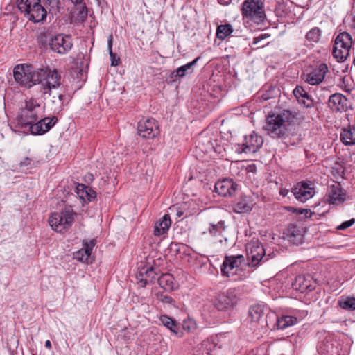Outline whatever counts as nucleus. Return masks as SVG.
Here are the masks:
<instances>
[{"instance_id":"5","label":"nucleus","mask_w":355,"mask_h":355,"mask_svg":"<svg viewBox=\"0 0 355 355\" xmlns=\"http://www.w3.org/2000/svg\"><path fill=\"white\" fill-rule=\"evenodd\" d=\"M75 213L71 208L55 212L49 218V223L53 230L62 233L71 227L74 222Z\"/></svg>"},{"instance_id":"58","label":"nucleus","mask_w":355,"mask_h":355,"mask_svg":"<svg viewBox=\"0 0 355 355\" xmlns=\"http://www.w3.org/2000/svg\"><path fill=\"white\" fill-rule=\"evenodd\" d=\"M71 1L74 4H80L83 2V0H71Z\"/></svg>"},{"instance_id":"45","label":"nucleus","mask_w":355,"mask_h":355,"mask_svg":"<svg viewBox=\"0 0 355 355\" xmlns=\"http://www.w3.org/2000/svg\"><path fill=\"white\" fill-rule=\"evenodd\" d=\"M136 277H137L138 282L140 283V285L141 286L144 287L146 285V284H144V280H145L146 275H145V272H144L143 268L139 269V272L137 274Z\"/></svg>"},{"instance_id":"18","label":"nucleus","mask_w":355,"mask_h":355,"mask_svg":"<svg viewBox=\"0 0 355 355\" xmlns=\"http://www.w3.org/2000/svg\"><path fill=\"white\" fill-rule=\"evenodd\" d=\"M291 193L297 200L302 202H306L311 198L314 195V189L310 187L307 182H298L294 188L292 189Z\"/></svg>"},{"instance_id":"56","label":"nucleus","mask_w":355,"mask_h":355,"mask_svg":"<svg viewBox=\"0 0 355 355\" xmlns=\"http://www.w3.org/2000/svg\"><path fill=\"white\" fill-rule=\"evenodd\" d=\"M86 243L89 245V247H91V248H92H92H93V247L95 245L96 242H95V240H94V239H92V240H91V241H89V243Z\"/></svg>"},{"instance_id":"51","label":"nucleus","mask_w":355,"mask_h":355,"mask_svg":"<svg viewBox=\"0 0 355 355\" xmlns=\"http://www.w3.org/2000/svg\"><path fill=\"white\" fill-rule=\"evenodd\" d=\"M112 66H117L120 62V58L114 53V56H110Z\"/></svg>"},{"instance_id":"15","label":"nucleus","mask_w":355,"mask_h":355,"mask_svg":"<svg viewBox=\"0 0 355 355\" xmlns=\"http://www.w3.org/2000/svg\"><path fill=\"white\" fill-rule=\"evenodd\" d=\"M238 189V184L232 179L224 178L216 182L214 191L223 197H232Z\"/></svg>"},{"instance_id":"40","label":"nucleus","mask_w":355,"mask_h":355,"mask_svg":"<svg viewBox=\"0 0 355 355\" xmlns=\"http://www.w3.org/2000/svg\"><path fill=\"white\" fill-rule=\"evenodd\" d=\"M293 93L298 103L301 101V99L304 98L308 94L303 87L299 85L293 89Z\"/></svg>"},{"instance_id":"42","label":"nucleus","mask_w":355,"mask_h":355,"mask_svg":"<svg viewBox=\"0 0 355 355\" xmlns=\"http://www.w3.org/2000/svg\"><path fill=\"white\" fill-rule=\"evenodd\" d=\"M59 0H46V6H49V12H56L59 10Z\"/></svg>"},{"instance_id":"16","label":"nucleus","mask_w":355,"mask_h":355,"mask_svg":"<svg viewBox=\"0 0 355 355\" xmlns=\"http://www.w3.org/2000/svg\"><path fill=\"white\" fill-rule=\"evenodd\" d=\"M284 239L292 245H299L304 239L303 228L297 223H291L284 232Z\"/></svg>"},{"instance_id":"13","label":"nucleus","mask_w":355,"mask_h":355,"mask_svg":"<svg viewBox=\"0 0 355 355\" xmlns=\"http://www.w3.org/2000/svg\"><path fill=\"white\" fill-rule=\"evenodd\" d=\"M57 121L58 119L56 116L45 117L40 119L37 123H31L26 128L22 130H25L28 129L32 135H42L50 130Z\"/></svg>"},{"instance_id":"9","label":"nucleus","mask_w":355,"mask_h":355,"mask_svg":"<svg viewBox=\"0 0 355 355\" xmlns=\"http://www.w3.org/2000/svg\"><path fill=\"white\" fill-rule=\"evenodd\" d=\"M328 71V66L325 63L310 66L306 69L304 73L305 81L311 85H320L323 82Z\"/></svg>"},{"instance_id":"27","label":"nucleus","mask_w":355,"mask_h":355,"mask_svg":"<svg viewBox=\"0 0 355 355\" xmlns=\"http://www.w3.org/2000/svg\"><path fill=\"white\" fill-rule=\"evenodd\" d=\"M159 321L167 329H170L175 335H179L180 332V324L173 318L166 315H162L159 317Z\"/></svg>"},{"instance_id":"22","label":"nucleus","mask_w":355,"mask_h":355,"mask_svg":"<svg viewBox=\"0 0 355 355\" xmlns=\"http://www.w3.org/2000/svg\"><path fill=\"white\" fill-rule=\"evenodd\" d=\"M266 307L262 304L251 306L248 311V320L254 324L259 322L264 315Z\"/></svg>"},{"instance_id":"33","label":"nucleus","mask_w":355,"mask_h":355,"mask_svg":"<svg viewBox=\"0 0 355 355\" xmlns=\"http://www.w3.org/2000/svg\"><path fill=\"white\" fill-rule=\"evenodd\" d=\"M57 96V98L55 96H53V99L51 100L52 104L53 105V107L52 109L53 110L54 113H59L61 112L66 104L64 101L65 96L62 94L58 93Z\"/></svg>"},{"instance_id":"48","label":"nucleus","mask_w":355,"mask_h":355,"mask_svg":"<svg viewBox=\"0 0 355 355\" xmlns=\"http://www.w3.org/2000/svg\"><path fill=\"white\" fill-rule=\"evenodd\" d=\"M87 186H85V184H80L77 186V191L78 193L80 196L81 198H84V193L85 189L87 190Z\"/></svg>"},{"instance_id":"36","label":"nucleus","mask_w":355,"mask_h":355,"mask_svg":"<svg viewBox=\"0 0 355 355\" xmlns=\"http://www.w3.org/2000/svg\"><path fill=\"white\" fill-rule=\"evenodd\" d=\"M338 304L345 310L354 311L355 310V297H348L345 299H341L339 300Z\"/></svg>"},{"instance_id":"32","label":"nucleus","mask_w":355,"mask_h":355,"mask_svg":"<svg viewBox=\"0 0 355 355\" xmlns=\"http://www.w3.org/2000/svg\"><path fill=\"white\" fill-rule=\"evenodd\" d=\"M216 345L209 340L202 342L199 352L196 355H216Z\"/></svg>"},{"instance_id":"54","label":"nucleus","mask_w":355,"mask_h":355,"mask_svg":"<svg viewBox=\"0 0 355 355\" xmlns=\"http://www.w3.org/2000/svg\"><path fill=\"white\" fill-rule=\"evenodd\" d=\"M294 211L298 214H304L305 209L302 208H294Z\"/></svg>"},{"instance_id":"10","label":"nucleus","mask_w":355,"mask_h":355,"mask_svg":"<svg viewBox=\"0 0 355 355\" xmlns=\"http://www.w3.org/2000/svg\"><path fill=\"white\" fill-rule=\"evenodd\" d=\"M71 37L68 35L57 34L51 37L50 49L58 54L67 53L72 48Z\"/></svg>"},{"instance_id":"62","label":"nucleus","mask_w":355,"mask_h":355,"mask_svg":"<svg viewBox=\"0 0 355 355\" xmlns=\"http://www.w3.org/2000/svg\"><path fill=\"white\" fill-rule=\"evenodd\" d=\"M98 1H99V0H97Z\"/></svg>"},{"instance_id":"4","label":"nucleus","mask_w":355,"mask_h":355,"mask_svg":"<svg viewBox=\"0 0 355 355\" xmlns=\"http://www.w3.org/2000/svg\"><path fill=\"white\" fill-rule=\"evenodd\" d=\"M243 16L254 24H263L266 18L261 0H245L241 5Z\"/></svg>"},{"instance_id":"11","label":"nucleus","mask_w":355,"mask_h":355,"mask_svg":"<svg viewBox=\"0 0 355 355\" xmlns=\"http://www.w3.org/2000/svg\"><path fill=\"white\" fill-rule=\"evenodd\" d=\"M138 135L145 139H153L159 135L157 122L154 119H142L138 123Z\"/></svg>"},{"instance_id":"17","label":"nucleus","mask_w":355,"mask_h":355,"mask_svg":"<svg viewBox=\"0 0 355 355\" xmlns=\"http://www.w3.org/2000/svg\"><path fill=\"white\" fill-rule=\"evenodd\" d=\"M292 287L300 293H307L315 288V282L309 275H298L293 282Z\"/></svg>"},{"instance_id":"14","label":"nucleus","mask_w":355,"mask_h":355,"mask_svg":"<svg viewBox=\"0 0 355 355\" xmlns=\"http://www.w3.org/2000/svg\"><path fill=\"white\" fill-rule=\"evenodd\" d=\"M236 302V295L234 289H228L218 294L214 300V306L218 311H226Z\"/></svg>"},{"instance_id":"57","label":"nucleus","mask_w":355,"mask_h":355,"mask_svg":"<svg viewBox=\"0 0 355 355\" xmlns=\"http://www.w3.org/2000/svg\"><path fill=\"white\" fill-rule=\"evenodd\" d=\"M353 24L355 28V6H352Z\"/></svg>"},{"instance_id":"3","label":"nucleus","mask_w":355,"mask_h":355,"mask_svg":"<svg viewBox=\"0 0 355 355\" xmlns=\"http://www.w3.org/2000/svg\"><path fill=\"white\" fill-rule=\"evenodd\" d=\"M17 4L19 10L28 20L34 23L46 20L47 11L41 4L40 0H17Z\"/></svg>"},{"instance_id":"41","label":"nucleus","mask_w":355,"mask_h":355,"mask_svg":"<svg viewBox=\"0 0 355 355\" xmlns=\"http://www.w3.org/2000/svg\"><path fill=\"white\" fill-rule=\"evenodd\" d=\"M299 103L300 105H303L306 108H312L315 105V101L313 98L311 97V96L309 95V94H307L304 98L301 99V101L299 102Z\"/></svg>"},{"instance_id":"25","label":"nucleus","mask_w":355,"mask_h":355,"mask_svg":"<svg viewBox=\"0 0 355 355\" xmlns=\"http://www.w3.org/2000/svg\"><path fill=\"white\" fill-rule=\"evenodd\" d=\"M340 139L345 146H352L355 144V126L349 125L342 130L340 132Z\"/></svg>"},{"instance_id":"21","label":"nucleus","mask_w":355,"mask_h":355,"mask_svg":"<svg viewBox=\"0 0 355 355\" xmlns=\"http://www.w3.org/2000/svg\"><path fill=\"white\" fill-rule=\"evenodd\" d=\"M328 105L333 111H344L347 107V98L341 94H334L329 98Z\"/></svg>"},{"instance_id":"37","label":"nucleus","mask_w":355,"mask_h":355,"mask_svg":"<svg viewBox=\"0 0 355 355\" xmlns=\"http://www.w3.org/2000/svg\"><path fill=\"white\" fill-rule=\"evenodd\" d=\"M158 301L162 302L164 304L168 305L171 307H175V301L171 296L165 294L163 292H158L156 294Z\"/></svg>"},{"instance_id":"49","label":"nucleus","mask_w":355,"mask_h":355,"mask_svg":"<svg viewBox=\"0 0 355 355\" xmlns=\"http://www.w3.org/2000/svg\"><path fill=\"white\" fill-rule=\"evenodd\" d=\"M19 166L20 168L31 167V159L29 157H26L24 161L19 162Z\"/></svg>"},{"instance_id":"28","label":"nucleus","mask_w":355,"mask_h":355,"mask_svg":"<svg viewBox=\"0 0 355 355\" xmlns=\"http://www.w3.org/2000/svg\"><path fill=\"white\" fill-rule=\"evenodd\" d=\"M158 284L166 291H173L175 288L174 278L168 273L162 274L158 278Z\"/></svg>"},{"instance_id":"34","label":"nucleus","mask_w":355,"mask_h":355,"mask_svg":"<svg viewBox=\"0 0 355 355\" xmlns=\"http://www.w3.org/2000/svg\"><path fill=\"white\" fill-rule=\"evenodd\" d=\"M233 32L232 26L229 24H221L217 27L216 36L220 40L225 39Z\"/></svg>"},{"instance_id":"6","label":"nucleus","mask_w":355,"mask_h":355,"mask_svg":"<svg viewBox=\"0 0 355 355\" xmlns=\"http://www.w3.org/2000/svg\"><path fill=\"white\" fill-rule=\"evenodd\" d=\"M40 105L35 98H31L25 102V107L17 119V125L19 129L26 128L31 123L38 120L37 110Z\"/></svg>"},{"instance_id":"44","label":"nucleus","mask_w":355,"mask_h":355,"mask_svg":"<svg viewBox=\"0 0 355 355\" xmlns=\"http://www.w3.org/2000/svg\"><path fill=\"white\" fill-rule=\"evenodd\" d=\"M354 223H355V219L352 218L349 220L342 223L340 225L338 226L337 229L339 230H344L347 229L349 227H351L352 225L354 224Z\"/></svg>"},{"instance_id":"7","label":"nucleus","mask_w":355,"mask_h":355,"mask_svg":"<svg viewBox=\"0 0 355 355\" xmlns=\"http://www.w3.org/2000/svg\"><path fill=\"white\" fill-rule=\"evenodd\" d=\"M248 258L250 261L248 265L257 266L260 262H266L269 259L270 254H267L266 249L259 241H252L246 247Z\"/></svg>"},{"instance_id":"46","label":"nucleus","mask_w":355,"mask_h":355,"mask_svg":"<svg viewBox=\"0 0 355 355\" xmlns=\"http://www.w3.org/2000/svg\"><path fill=\"white\" fill-rule=\"evenodd\" d=\"M85 196L89 201H91L92 199L96 198V193L94 190H92L90 187H88L87 190L85 189V191L84 197Z\"/></svg>"},{"instance_id":"43","label":"nucleus","mask_w":355,"mask_h":355,"mask_svg":"<svg viewBox=\"0 0 355 355\" xmlns=\"http://www.w3.org/2000/svg\"><path fill=\"white\" fill-rule=\"evenodd\" d=\"M38 43L44 48L50 47L51 37L46 34H41L38 37Z\"/></svg>"},{"instance_id":"39","label":"nucleus","mask_w":355,"mask_h":355,"mask_svg":"<svg viewBox=\"0 0 355 355\" xmlns=\"http://www.w3.org/2000/svg\"><path fill=\"white\" fill-rule=\"evenodd\" d=\"M225 229V225L224 221H219L216 224H211L209 227V232L211 235L216 236L221 234L222 232L224 231Z\"/></svg>"},{"instance_id":"53","label":"nucleus","mask_w":355,"mask_h":355,"mask_svg":"<svg viewBox=\"0 0 355 355\" xmlns=\"http://www.w3.org/2000/svg\"><path fill=\"white\" fill-rule=\"evenodd\" d=\"M304 214L306 218H311L312 216V212L310 209H305Z\"/></svg>"},{"instance_id":"30","label":"nucleus","mask_w":355,"mask_h":355,"mask_svg":"<svg viewBox=\"0 0 355 355\" xmlns=\"http://www.w3.org/2000/svg\"><path fill=\"white\" fill-rule=\"evenodd\" d=\"M84 247L73 254V258L83 263H87L92 254V248L87 243H84Z\"/></svg>"},{"instance_id":"31","label":"nucleus","mask_w":355,"mask_h":355,"mask_svg":"<svg viewBox=\"0 0 355 355\" xmlns=\"http://www.w3.org/2000/svg\"><path fill=\"white\" fill-rule=\"evenodd\" d=\"M297 322V318L291 315H283L277 320V327L279 329H285L288 327L294 325Z\"/></svg>"},{"instance_id":"20","label":"nucleus","mask_w":355,"mask_h":355,"mask_svg":"<svg viewBox=\"0 0 355 355\" xmlns=\"http://www.w3.org/2000/svg\"><path fill=\"white\" fill-rule=\"evenodd\" d=\"M200 59V57L195 58L193 61L180 66L177 69L172 71L170 74V78L173 81L178 78H182L187 75H191L194 71V66Z\"/></svg>"},{"instance_id":"55","label":"nucleus","mask_w":355,"mask_h":355,"mask_svg":"<svg viewBox=\"0 0 355 355\" xmlns=\"http://www.w3.org/2000/svg\"><path fill=\"white\" fill-rule=\"evenodd\" d=\"M45 347L49 349H51V343L50 340H48L45 342Z\"/></svg>"},{"instance_id":"59","label":"nucleus","mask_w":355,"mask_h":355,"mask_svg":"<svg viewBox=\"0 0 355 355\" xmlns=\"http://www.w3.org/2000/svg\"><path fill=\"white\" fill-rule=\"evenodd\" d=\"M352 6H355V0H352Z\"/></svg>"},{"instance_id":"29","label":"nucleus","mask_w":355,"mask_h":355,"mask_svg":"<svg viewBox=\"0 0 355 355\" xmlns=\"http://www.w3.org/2000/svg\"><path fill=\"white\" fill-rule=\"evenodd\" d=\"M336 43H339V45L343 46L347 50L351 51V48L352 46L353 40L351 35L347 32H341L334 39Z\"/></svg>"},{"instance_id":"24","label":"nucleus","mask_w":355,"mask_h":355,"mask_svg":"<svg viewBox=\"0 0 355 355\" xmlns=\"http://www.w3.org/2000/svg\"><path fill=\"white\" fill-rule=\"evenodd\" d=\"M253 203L250 198L246 196H241L234 206L236 213H248L252 209Z\"/></svg>"},{"instance_id":"26","label":"nucleus","mask_w":355,"mask_h":355,"mask_svg":"<svg viewBox=\"0 0 355 355\" xmlns=\"http://www.w3.org/2000/svg\"><path fill=\"white\" fill-rule=\"evenodd\" d=\"M339 43L334 42L332 49V55L338 62H344L349 55V50H347L343 46L339 45Z\"/></svg>"},{"instance_id":"35","label":"nucleus","mask_w":355,"mask_h":355,"mask_svg":"<svg viewBox=\"0 0 355 355\" xmlns=\"http://www.w3.org/2000/svg\"><path fill=\"white\" fill-rule=\"evenodd\" d=\"M322 34V31L318 27L312 28L306 35V39L313 43L319 42Z\"/></svg>"},{"instance_id":"47","label":"nucleus","mask_w":355,"mask_h":355,"mask_svg":"<svg viewBox=\"0 0 355 355\" xmlns=\"http://www.w3.org/2000/svg\"><path fill=\"white\" fill-rule=\"evenodd\" d=\"M112 45H113V36H112V35H110L107 38V50H108L110 56H114V53L112 51Z\"/></svg>"},{"instance_id":"2","label":"nucleus","mask_w":355,"mask_h":355,"mask_svg":"<svg viewBox=\"0 0 355 355\" xmlns=\"http://www.w3.org/2000/svg\"><path fill=\"white\" fill-rule=\"evenodd\" d=\"M295 115L288 110L279 113L269 114L266 116L263 129L274 139H286L289 136L288 126L294 122Z\"/></svg>"},{"instance_id":"23","label":"nucleus","mask_w":355,"mask_h":355,"mask_svg":"<svg viewBox=\"0 0 355 355\" xmlns=\"http://www.w3.org/2000/svg\"><path fill=\"white\" fill-rule=\"evenodd\" d=\"M171 225V220L168 214H165L154 226V235L162 236L166 234Z\"/></svg>"},{"instance_id":"1","label":"nucleus","mask_w":355,"mask_h":355,"mask_svg":"<svg viewBox=\"0 0 355 355\" xmlns=\"http://www.w3.org/2000/svg\"><path fill=\"white\" fill-rule=\"evenodd\" d=\"M13 76L17 83L28 89L39 84L44 98H46V96H53V89L59 87L61 83V76L56 69L35 68L27 64L16 65Z\"/></svg>"},{"instance_id":"8","label":"nucleus","mask_w":355,"mask_h":355,"mask_svg":"<svg viewBox=\"0 0 355 355\" xmlns=\"http://www.w3.org/2000/svg\"><path fill=\"white\" fill-rule=\"evenodd\" d=\"M263 144V139L262 137L255 132H252L244 137L242 144L235 146V150L238 153H254L261 148Z\"/></svg>"},{"instance_id":"61","label":"nucleus","mask_w":355,"mask_h":355,"mask_svg":"<svg viewBox=\"0 0 355 355\" xmlns=\"http://www.w3.org/2000/svg\"><path fill=\"white\" fill-rule=\"evenodd\" d=\"M89 177H91V178L93 179L92 175H89Z\"/></svg>"},{"instance_id":"52","label":"nucleus","mask_w":355,"mask_h":355,"mask_svg":"<svg viewBox=\"0 0 355 355\" xmlns=\"http://www.w3.org/2000/svg\"><path fill=\"white\" fill-rule=\"evenodd\" d=\"M288 193H289V191L287 189H281V190L279 191V194L284 197L286 196Z\"/></svg>"},{"instance_id":"50","label":"nucleus","mask_w":355,"mask_h":355,"mask_svg":"<svg viewBox=\"0 0 355 355\" xmlns=\"http://www.w3.org/2000/svg\"><path fill=\"white\" fill-rule=\"evenodd\" d=\"M269 35L267 34H261L257 37H255L253 40V44H257L261 40L268 37Z\"/></svg>"},{"instance_id":"12","label":"nucleus","mask_w":355,"mask_h":355,"mask_svg":"<svg viewBox=\"0 0 355 355\" xmlns=\"http://www.w3.org/2000/svg\"><path fill=\"white\" fill-rule=\"evenodd\" d=\"M244 261L245 257L241 254L225 257L221 266L223 275L227 277H234L237 274L239 267Z\"/></svg>"},{"instance_id":"60","label":"nucleus","mask_w":355,"mask_h":355,"mask_svg":"<svg viewBox=\"0 0 355 355\" xmlns=\"http://www.w3.org/2000/svg\"><path fill=\"white\" fill-rule=\"evenodd\" d=\"M178 216L179 217H180V216H182V213H178Z\"/></svg>"},{"instance_id":"38","label":"nucleus","mask_w":355,"mask_h":355,"mask_svg":"<svg viewBox=\"0 0 355 355\" xmlns=\"http://www.w3.org/2000/svg\"><path fill=\"white\" fill-rule=\"evenodd\" d=\"M143 269L146 275L144 284L152 283L155 279L157 275V272L155 271L153 266L144 267Z\"/></svg>"},{"instance_id":"19","label":"nucleus","mask_w":355,"mask_h":355,"mask_svg":"<svg viewBox=\"0 0 355 355\" xmlns=\"http://www.w3.org/2000/svg\"><path fill=\"white\" fill-rule=\"evenodd\" d=\"M346 193L340 184H333L329 187L327 200L329 204L338 205L345 201Z\"/></svg>"}]
</instances>
